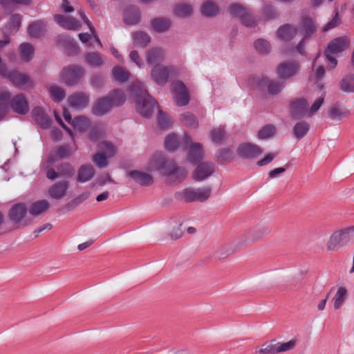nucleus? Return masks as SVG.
Here are the masks:
<instances>
[{"instance_id":"1","label":"nucleus","mask_w":354,"mask_h":354,"mask_svg":"<svg viewBox=\"0 0 354 354\" xmlns=\"http://www.w3.org/2000/svg\"><path fill=\"white\" fill-rule=\"evenodd\" d=\"M148 168L151 171H160L170 183L181 182L187 176L185 169L178 166L174 160L168 158L162 153L153 154L149 162Z\"/></svg>"},{"instance_id":"2","label":"nucleus","mask_w":354,"mask_h":354,"mask_svg":"<svg viewBox=\"0 0 354 354\" xmlns=\"http://www.w3.org/2000/svg\"><path fill=\"white\" fill-rule=\"evenodd\" d=\"M136 104L137 111L143 117H150L157 104V102L147 92L145 86L142 82H136L131 86Z\"/></svg>"},{"instance_id":"3","label":"nucleus","mask_w":354,"mask_h":354,"mask_svg":"<svg viewBox=\"0 0 354 354\" xmlns=\"http://www.w3.org/2000/svg\"><path fill=\"white\" fill-rule=\"evenodd\" d=\"M211 193L212 187L206 186L197 189L186 188L181 192H178L176 196L178 198L183 199L186 203L193 201L205 202L209 198Z\"/></svg>"},{"instance_id":"4","label":"nucleus","mask_w":354,"mask_h":354,"mask_svg":"<svg viewBox=\"0 0 354 354\" xmlns=\"http://www.w3.org/2000/svg\"><path fill=\"white\" fill-rule=\"evenodd\" d=\"M354 236V226L346 227L335 232L327 242V249L329 251L337 250L346 245Z\"/></svg>"},{"instance_id":"5","label":"nucleus","mask_w":354,"mask_h":354,"mask_svg":"<svg viewBox=\"0 0 354 354\" xmlns=\"http://www.w3.org/2000/svg\"><path fill=\"white\" fill-rule=\"evenodd\" d=\"M86 74L84 68L80 65H70L63 68L60 73V82L71 86L77 84Z\"/></svg>"},{"instance_id":"6","label":"nucleus","mask_w":354,"mask_h":354,"mask_svg":"<svg viewBox=\"0 0 354 354\" xmlns=\"http://www.w3.org/2000/svg\"><path fill=\"white\" fill-rule=\"evenodd\" d=\"M270 233L268 227L260 225L252 229L246 234L241 235L237 241L238 247L247 245L249 243L257 242Z\"/></svg>"},{"instance_id":"7","label":"nucleus","mask_w":354,"mask_h":354,"mask_svg":"<svg viewBox=\"0 0 354 354\" xmlns=\"http://www.w3.org/2000/svg\"><path fill=\"white\" fill-rule=\"evenodd\" d=\"M182 145L183 148L189 147L187 153V160L192 164H196L203 158V151L200 143H193L191 138L185 134L183 138Z\"/></svg>"},{"instance_id":"8","label":"nucleus","mask_w":354,"mask_h":354,"mask_svg":"<svg viewBox=\"0 0 354 354\" xmlns=\"http://www.w3.org/2000/svg\"><path fill=\"white\" fill-rule=\"evenodd\" d=\"M70 187V182L63 179L51 185L48 189L49 196L55 200H60L65 197Z\"/></svg>"},{"instance_id":"9","label":"nucleus","mask_w":354,"mask_h":354,"mask_svg":"<svg viewBox=\"0 0 354 354\" xmlns=\"http://www.w3.org/2000/svg\"><path fill=\"white\" fill-rule=\"evenodd\" d=\"M299 70V64L297 62L290 61L280 64L277 68L279 77L287 80L293 77Z\"/></svg>"},{"instance_id":"10","label":"nucleus","mask_w":354,"mask_h":354,"mask_svg":"<svg viewBox=\"0 0 354 354\" xmlns=\"http://www.w3.org/2000/svg\"><path fill=\"white\" fill-rule=\"evenodd\" d=\"M214 171V165L212 162L205 161L198 165L192 174L196 181H202L210 176Z\"/></svg>"},{"instance_id":"11","label":"nucleus","mask_w":354,"mask_h":354,"mask_svg":"<svg viewBox=\"0 0 354 354\" xmlns=\"http://www.w3.org/2000/svg\"><path fill=\"white\" fill-rule=\"evenodd\" d=\"M89 95L84 92H76L69 95L67 102L71 107L82 109L89 104Z\"/></svg>"},{"instance_id":"12","label":"nucleus","mask_w":354,"mask_h":354,"mask_svg":"<svg viewBox=\"0 0 354 354\" xmlns=\"http://www.w3.org/2000/svg\"><path fill=\"white\" fill-rule=\"evenodd\" d=\"M290 109L292 118H301L308 113V103L306 99L299 98L290 104Z\"/></svg>"},{"instance_id":"13","label":"nucleus","mask_w":354,"mask_h":354,"mask_svg":"<svg viewBox=\"0 0 354 354\" xmlns=\"http://www.w3.org/2000/svg\"><path fill=\"white\" fill-rule=\"evenodd\" d=\"M28 209L24 203L13 205L9 210L8 218L15 224L19 223L25 218Z\"/></svg>"},{"instance_id":"14","label":"nucleus","mask_w":354,"mask_h":354,"mask_svg":"<svg viewBox=\"0 0 354 354\" xmlns=\"http://www.w3.org/2000/svg\"><path fill=\"white\" fill-rule=\"evenodd\" d=\"M169 71L168 67L162 64H156L151 71V77L159 85H165L169 79Z\"/></svg>"},{"instance_id":"15","label":"nucleus","mask_w":354,"mask_h":354,"mask_svg":"<svg viewBox=\"0 0 354 354\" xmlns=\"http://www.w3.org/2000/svg\"><path fill=\"white\" fill-rule=\"evenodd\" d=\"M262 152V149L259 146L249 142L240 145L237 149L239 156L243 158H253L261 154Z\"/></svg>"},{"instance_id":"16","label":"nucleus","mask_w":354,"mask_h":354,"mask_svg":"<svg viewBox=\"0 0 354 354\" xmlns=\"http://www.w3.org/2000/svg\"><path fill=\"white\" fill-rule=\"evenodd\" d=\"M259 86L261 88H267L268 92L270 95H277L283 88V84L282 82L270 80L268 77H261L258 82Z\"/></svg>"},{"instance_id":"17","label":"nucleus","mask_w":354,"mask_h":354,"mask_svg":"<svg viewBox=\"0 0 354 354\" xmlns=\"http://www.w3.org/2000/svg\"><path fill=\"white\" fill-rule=\"evenodd\" d=\"M54 20L62 28L70 30H77L81 26L80 23L75 18L63 15H54Z\"/></svg>"},{"instance_id":"18","label":"nucleus","mask_w":354,"mask_h":354,"mask_svg":"<svg viewBox=\"0 0 354 354\" xmlns=\"http://www.w3.org/2000/svg\"><path fill=\"white\" fill-rule=\"evenodd\" d=\"M113 105L107 97L98 99L92 106V113L95 115H103L111 111Z\"/></svg>"},{"instance_id":"19","label":"nucleus","mask_w":354,"mask_h":354,"mask_svg":"<svg viewBox=\"0 0 354 354\" xmlns=\"http://www.w3.org/2000/svg\"><path fill=\"white\" fill-rule=\"evenodd\" d=\"M350 42L347 37H340L332 40L328 45V53H338L349 47Z\"/></svg>"},{"instance_id":"20","label":"nucleus","mask_w":354,"mask_h":354,"mask_svg":"<svg viewBox=\"0 0 354 354\" xmlns=\"http://www.w3.org/2000/svg\"><path fill=\"white\" fill-rule=\"evenodd\" d=\"M165 57V50L160 47H154L147 52L146 61L149 64H159Z\"/></svg>"},{"instance_id":"21","label":"nucleus","mask_w":354,"mask_h":354,"mask_svg":"<svg viewBox=\"0 0 354 354\" xmlns=\"http://www.w3.org/2000/svg\"><path fill=\"white\" fill-rule=\"evenodd\" d=\"M151 26L158 33L167 32L171 26L170 19L163 17H158L151 21Z\"/></svg>"},{"instance_id":"22","label":"nucleus","mask_w":354,"mask_h":354,"mask_svg":"<svg viewBox=\"0 0 354 354\" xmlns=\"http://www.w3.org/2000/svg\"><path fill=\"white\" fill-rule=\"evenodd\" d=\"M140 9L136 6H129L124 13V21L128 25H136L140 21Z\"/></svg>"},{"instance_id":"23","label":"nucleus","mask_w":354,"mask_h":354,"mask_svg":"<svg viewBox=\"0 0 354 354\" xmlns=\"http://www.w3.org/2000/svg\"><path fill=\"white\" fill-rule=\"evenodd\" d=\"M13 111L19 114H25L29 110L28 103L24 95H16L10 102Z\"/></svg>"},{"instance_id":"24","label":"nucleus","mask_w":354,"mask_h":354,"mask_svg":"<svg viewBox=\"0 0 354 354\" xmlns=\"http://www.w3.org/2000/svg\"><path fill=\"white\" fill-rule=\"evenodd\" d=\"M49 208V202L47 200L43 199L33 202L28 209L30 215L38 216L46 212Z\"/></svg>"},{"instance_id":"25","label":"nucleus","mask_w":354,"mask_h":354,"mask_svg":"<svg viewBox=\"0 0 354 354\" xmlns=\"http://www.w3.org/2000/svg\"><path fill=\"white\" fill-rule=\"evenodd\" d=\"M297 32V28L290 24L281 26L277 30V37L283 41H289L295 37Z\"/></svg>"},{"instance_id":"26","label":"nucleus","mask_w":354,"mask_h":354,"mask_svg":"<svg viewBox=\"0 0 354 354\" xmlns=\"http://www.w3.org/2000/svg\"><path fill=\"white\" fill-rule=\"evenodd\" d=\"M32 116L42 128L46 129L50 126L51 119L46 114L43 109L41 107H35L32 110Z\"/></svg>"},{"instance_id":"27","label":"nucleus","mask_w":354,"mask_h":354,"mask_svg":"<svg viewBox=\"0 0 354 354\" xmlns=\"http://www.w3.org/2000/svg\"><path fill=\"white\" fill-rule=\"evenodd\" d=\"M46 89L49 93L50 97L55 102H61L66 97L65 90L55 84L46 86Z\"/></svg>"},{"instance_id":"28","label":"nucleus","mask_w":354,"mask_h":354,"mask_svg":"<svg viewBox=\"0 0 354 354\" xmlns=\"http://www.w3.org/2000/svg\"><path fill=\"white\" fill-rule=\"evenodd\" d=\"M349 113V110L346 109L339 103L333 105L328 111L329 117L334 120H339L343 118L347 117Z\"/></svg>"},{"instance_id":"29","label":"nucleus","mask_w":354,"mask_h":354,"mask_svg":"<svg viewBox=\"0 0 354 354\" xmlns=\"http://www.w3.org/2000/svg\"><path fill=\"white\" fill-rule=\"evenodd\" d=\"M299 30L304 34V39L311 37L317 30L313 20L310 18H304L299 24Z\"/></svg>"},{"instance_id":"30","label":"nucleus","mask_w":354,"mask_h":354,"mask_svg":"<svg viewBox=\"0 0 354 354\" xmlns=\"http://www.w3.org/2000/svg\"><path fill=\"white\" fill-rule=\"evenodd\" d=\"M95 175V170L91 165L81 166L77 172V180L79 183H85L90 180Z\"/></svg>"},{"instance_id":"31","label":"nucleus","mask_w":354,"mask_h":354,"mask_svg":"<svg viewBox=\"0 0 354 354\" xmlns=\"http://www.w3.org/2000/svg\"><path fill=\"white\" fill-rule=\"evenodd\" d=\"M182 223L178 219L171 220L167 226L169 236L171 239H178L182 236L183 231L182 229Z\"/></svg>"},{"instance_id":"32","label":"nucleus","mask_w":354,"mask_h":354,"mask_svg":"<svg viewBox=\"0 0 354 354\" xmlns=\"http://www.w3.org/2000/svg\"><path fill=\"white\" fill-rule=\"evenodd\" d=\"M132 38L133 39L134 44L138 47L145 48L151 42L150 35L142 30H138L132 32Z\"/></svg>"},{"instance_id":"33","label":"nucleus","mask_w":354,"mask_h":354,"mask_svg":"<svg viewBox=\"0 0 354 354\" xmlns=\"http://www.w3.org/2000/svg\"><path fill=\"white\" fill-rule=\"evenodd\" d=\"M348 295L347 288L344 286H339L332 299L335 310H339L344 304Z\"/></svg>"},{"instance_id":"34","label":"nucleus","mask_w":354,"mask_h":354,"mask_svg":"<svg viewBox=\"0 0 354 354\" xmlns=\"http://www.w3.org/2000/svg\"><path fill=\"white\" fill-rule=\"evenodd\" d=\"M129 175L142 186L149 185L153 183V178L147 173L134 170L129 172Z\"/></svg>"},{"instance_id":"35","label":"nucleus","mask_w":354,"mask_h":354,"mask_svg":"<svg viewBox=\"0 0 354 354\" xmlns=\"http://www.w3.org/2000/svg\"><path fill=\"white\" fill-rule=\"evenodd\" d=\"M192 12L193 8L188 3H180L174 7V15L179 18H187Z\"/></svg>"},{"instance_id":"36","label":"nucleus","mask_w":354,"mask_h":354,"mask_svg":"<svg viewBox=\"0 0 354 354\" xmlns=\"http://www.w3.org/2000/svg\"><path fill=\"white\" fill-rule=\"evenodd\" d=\"M8 78L15 85H25L29 81V76L27 74L19 73L17 71H12L7 73Z\"/></svg>"},{"instance_id":"37","label":"nucleus","mask_w":354,"mask_h":354,"mask_svg":"<svg viewBox=\"0 0 354 354\" xmlns=\"http://www.w3.org/2000/svg\"><path fill=\"white\" fill-rule=\"evenodd\" d=\"M22 21V16L19 14L12 15L6 26L7 31L10 34H15L19 30Z\"/></svg>"},{"instance_id":"38","label":"nucleus","mask_w":354,"mask_h":354,"mask_svg":"<svg viewBox=\"0 0 354 354\" xmlns=\"http://www.w3.org/2000/svg\"><path fill=\"white\" fill-rule=\"evenodd\" d=\"M90 124V120L84 115L75 117L71 122V125L73 127L74 129L79 132H83L87 130Z\"/></svg>"},{"instance_id":"39","label":"nucleus","mask_w":354,"mask_h":354,"mask_svg":"<svg viewBox=\"0 0 354 354\" xmlns=\"http://www.w3.org/2000/svg\"><path fill=\"white\" fill-rule=\"evenodd\" d=\"M28 30L31 37H40L45 33L46 24L42 21H35L28 26Z\"/></svg>"},{"instance_id":"40","label":"nucleus","mask_w":354,"mask_h":354,"mask_svg":"<svg viewBox=\"0 0 354 354\" xmlns=\"http://www.w3.org/2000/svg\"><path fill=\"white\" fill-rule=\"evenodd\" d=\"M249 10V9L240 3L232 4L227 9L230 15L239 18L241 21L244 17L247 16Z\"/></svg>"},{"instance_id":"41","label":"nucleus","mask_w":354,"mask_h":354,"mask_svg":"<svg viewBox=\"0 0 354 354\" xmlns=\"http://www.w3.org/2000/svg\"><path fill=\"white\" fill-rule=\"evenodd\" d=\"M249 10V9L240 3L232 4L227 9L230 15L239 18L241 21L244 17L247 16Z\"/></svg>"},{"instance_id":"42","label":"nucleus","mask_w":354,"mask_h":354,"mask_svg":"<svg viewBox=\"0 0 354 354\" xmlns=\"http://www.w3.org/2000/svg\"><path fill=\"white\" fill-rule=\"evenodd\" d=\"M19 55L24 62L30 61L34 56V48L30 43H23L19 48Z\"/></svg>"},{"instance_id":"43","label":"nucleus","mask_w":354,"mask_h":354,"mask_svg":"<svg viewBox=\"0 0 354 354\" xmlns=\"http://www.w3.org/2000/svg\"><path fill=\"white\" fill-rule=\"evenodd\" d=\"M310 124L304 121L298 122L293 127V133L296 138L299 140L308 132Z\"/></svg>"},{"instance_id":"44","label":"nucleus","mask_w":354,"mask_h":354,"mask_svg":"<svg viewBox=\"0 0 354 354\" xmlns=\"http://www.w3.org/2000/svg\"><path fill=\"white\" fill-rule=\"evenodd\" d=\"M90 196L89 192H85L70 201L64 205V208L67 211H71L88 199Z\"/></svg>"},{"instance_id":"45","label":"nucleus","mask_w":354,"mask_h":354,"mask_svg":"<svg viewBox=\"0 0 354 354\" xmlns=\"http://www.w3.org/2000/svg\"><path fill=\"white\" fill-rule=\"evenodd\" d=\"M203 15L208 17H214L218 12L217 5L212 1H206L201 8Z\"/></svg>"},{"instance_id":"46","label":"nucleus","mask_w":354,"mask_h":354,"mask_svg":"<svg viewBox=\"0 0 354 354\" xmlns=\"http://www.w3.org/2000/svg\"><path fill=\"white\" fill-rule=\"evenodd\" d=\"M107 97L111 100L113 106H118L123 104L126 100L124 93L119 89L112 91Z\"/></svg>"},{"instance_id":"47","label":"nucleus","mask_w":354,"mask_h":354,"mask_svg":"<svg viewBox=\"0 0 354 354\" xmlns=\"http://www.w3.org/2000/svg\"><path fill=\"white\" fill-rule=\"evenodd\" d=\"M85 59L88 65L95 68H99L104 64L103 59L100 54L96 52H91L86 53Z\"/></svg>"},{"instance_id":"48","label":"nucleus","mask_w":354,"mask_h":354,"mask_svg":"<svg viewBox=\"0 0 354 354\" xmlns=\"http://www.w3.org/2000/svg\"><path fill=\"white\" fill-rule=\"evenodd\" d=\"M235 251L236 248L233 247L232 243H227L219 246L216 251V254L219 259H223L235 252Z\"/></svg>"},{"instance_id":"49","label":"nucleus","mask_w":354,"mask_h":354,"mask_svg":"<svg viewBox=\"0 0 354 354\" xmlns=\"http://www.w3.org/2000/svg\"><path fill=\"white\" fill-rule=\"evenodd\" d=\"M180 139L177 135L171 133L168 135L165 140V148L170 151H174L180 146Z\"/></svg>"},{"instance_id":"50","label":"nucleus","mask_w":354,"mask_h":354,"mask_svg":"<svg viewBox=\"0 0 354 354\" xmlns=\"http://www.w3.org/2000/svg\"><path fill=\"white\" fill-rule=\"evenodd\" d=\"M112 74L114 79L120 82H124L129 80L131 76L129 71L123 69L120 66H115L112 70Z\"/></svg>"},{"instance_id":"51","label":"nucleus","mask_w":354,"mask_h":354,"mask_svg":"<svg viewBox=\"0 0 354 354\" xmlns=\"http://www.w3.org/2000/svg\"><path fill=\"white\" fill-rule=\"evenodd\" d=\"M180 120L184 125L189 128L194 129L196 128L198 125L196 117L192 113L189 112L182 113L180 115Z\"/></svg>"},{"instance_id":"52","label":"nucleus","mask_w":354,"mask_h":354,"mask_svg":"<svg viewBox=\"0 0 354 354\" xmlns=\"http://www.w3.org/2000/svg\"><path fill=\"white\" fill-rule=\"evenodd\" d=\"M340 88L344 92H354V75H348L344 77L340 82Z\"/></svg>"},{"instance_id":"53","label":"nucleus","mask_w":354,"mask_h":354,"mask_svg":"<svg viewBox=\"0 0 354 354\" xmlns=\"http://www.w3.org/2000/svg\"><path fill=\"white\" fill-rule=\"evenodd\" d=\"M57 170L59 177L62 178H71L75 172L74 167L69 163L61 164L57 167Z\"/></svg>"},{"instance_id":"54","label":"nucleus","mask_w":354,"mask_h":354,"mask_svg":"<svg viewBox=\"0 0 354 354\" xmlns=\"http://www.w3.org/2000/svg\"><path fill=\"white\" fill-rule=\"evenodd\" d=\"M10 99V93L8 92H3L0 94V120H1L6 114Z\"/></svg>"},{"instance_id":"55","label":"nucleus","mask_w":354,"mask_h":354,"mask_svg":"<svg viewBox=\"0 0 354 354\" xmlns=\"http://www.w3.org/2000/svg\"><path fill=\"white\" fill-rule=\"evenodd\" d=\"M276 132V129L272 124H267L263 127L258 133L259 139H267L272 136Z\"/></svg>"},{"instance_id":"56","label":"nucleus","mask_w":354,"mask_h":354,"mask_svg":"<svg viewBox=\"0 0 354 354\" xmlns=\"http://www.w3.org/2000/svg\"><path fill=\"white\" fill-rule=\"evenodd\" d=\"M259 354H277V343H266L263 344L261 348L257 351Z\"/></svg>"},{"instance_id":"57","label":"nucleus","mask_w":354,"mask_h":354,"mask_svg":"<svg viewBox=\"0 0 354 354\" xmlns=\"http://www.w3.org/2000/svg\"><path fill=\"white\" fill-rule=\"evenodd\" d=\"M254 46L256 50L261 54H267L271 49L270 43L263 39H257L254 43Z\"/></svg>"},{"instance_id":"58","label":"nucleus","mask_w":354,"mask_h":354,"mask_svg":"<svg viewBox=\"0 0 354 354\" xmlns=\"http://www.w3.org/2000/svg\"><path fill=\"white\" fill-rule=\"evenodd\" d=\"M297 339H292L290 341L287 342H277V351L278 353H283V352H287L289 351H291L295 348L296 344H297Z\"/></svg>"},{"instance_id":"59","label":"nucleus","mask_w":354,"mask_h":354,"mask_svg":"<svg viewBox=\"0 0 354 354\" xmlns=\"http://www.w3.org/2000/svg\"><path fill=\"white\" fill-rule=\"evenodd\" d=\"M211 138L214 142L221 143L225 138V131L221 128H215L211 131Z\"/></svg>"},{"instance_id":"60","label":"nucleus","mask_w":354,"mask_h":354,"mask_svg":"<svg viewBox=\"0 0 354 354\" xmlns=\"http://www.w3.org/2000/svg\"><path fill=\"white\" fill-rule=\"evenodd\" d=\"M107 158L104 153H98L93 156V162L97 167L104 168L108 165Z\"/></svg>"},{"instance_id":"61","label":"nucleus","mask_w":354,"mask_h":354,"mask_svg":"<svg viewBox=\"0 0 354 354\" xmlns=\"http://www.w3.org/2000/svg\"><path fill=\"white\" fill-rule=\"evenodd\" d=\"M241 22L243 25L248 27H253L257 24V18L252 14L250 10L248 11L247 16L244 17Z\"/></svg>"},{"instance_id":"62","label":"nucleus","mask_w":354,"mask_h":354,"mask_svg":"<svg viewBox=\"0 0 354 354\" xmlns=\"http://www.w3.org/2000/svg\"><path fill=\"white\" fill-rule=\"evenodd\" d=\"M158 120L159 125L162 128H167L171 124V120L169 117L162 111H159Z\"/></svg>"},{"instance_id":"63","label":"nucleus","mask_w":354,"mask_h":354,"mask_svg":"<svg viewBox=\"0 0 354 354\" xmlns=\"http://www.w3.org/2000/svg\"><path fill=\"white\" fill-rule=\"evenodd\" d=\"M174 97L176 104L178 106H185L189 102V96L188 92L174 95Z\"/></svg>"},{"instance_id":"64","label":"nucleus","mask_w":354,"mask_h":354,"mask_svg":"<svg viewBox=\"0 0 354 354\" xmlns=\"http://www.w3.org/2000/svg\"><path fill=\"white\" fill-rule=\"evenodd\" d=\"M99 147L104 151L107 157H111L115 153L114 147L108 142H102L99 145Z\"/></svg>"}]
</instances>
